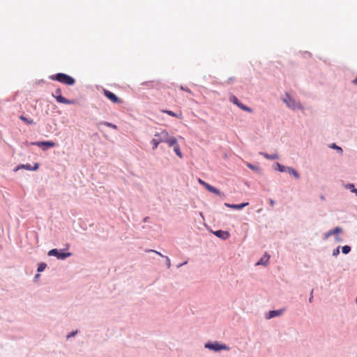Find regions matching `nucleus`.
Listing matches in <instances>:
<instances>
[{
	"mask_svg": "<svg viewBox=\"0 0 357 357\" xmlns=\"http://www.w3.org/2000/svg\"><path fill=\"white\" fill-rule=\"evenodd\" d=\"M340 248L341 247L339 245L336 248L333 249V253H332L333 257H337L340 254Z\"/></svg>",
	"mask_w": 357,
	"mask_h": 357,
	"instance_id": "32",
	"label": "nucleus"
},
{
	"mask_svg": "<svg viewBox=\"0 0 357 357\" xmlns=\"http://www.w3.org/2000/svg\"><path fill=\"white\" fill-rule=\"evenodd\" d=\"M180 89H181V90H182V91H186V92H188V93H191V90H190V89H188V88H185V87H184V86H181Z\"/></svg>",
	"mask_w": 357,
	"mask_h": 357,
	"instance_id": "38",
	"label": "nucleus"
},
{
	"mask_svg": "<svg viewBox=\"0 0 357 357\" xmlns=\"http://www.w3.org/2000/svg\"><path fill=\"white\" fill-rule=\"evenodd\" d=\"M165 261H166V265H167V268H169L170 266H171L170 259L168 257H167V256L165 257Z\"/></svg>",
	"mask_w": 357,
	"mask_h": 357,
	"instance_id": "35",
	"label": "nucleus"
},
{
	"mask_svg": "<svg viewBox=\"0 0 357 357\" xmlns=\"http://www.w3.org/2000/svg\"><path fill=\"white\" fill-rule=\"evenodd\" d=\"M40 278V274L39 273H37L35 276H34V280H37L38 278Z\"/></svg>",
	"mask_w": 357,
	"mask_h": 357,
	"instance_id": "43",
	"label": "nucleus"
},
{
	"mask_svg": "<svg viewBox=\"0 0 357 357\" xmlns=\"http://www.w3.org/2000/svg\"><path fill=\"white\" fill-rule=\"evenodd\" d=\"M352 83L355 85H357V77L352 81Z\"/></svg>",
	"mask_w": 357,
	"mask_h": 357,
	"instance_id": "41",
	"label": "nucleus"
},
{
	"mask_svg": "<svg viewBox=\"0 0 357 357\" xmlns=\"http://www.w3.org/2000/svg\"><path fill=\"white\" fill-rule=\"evenodd\" d=\"M174 151L175 153L176 154V155H178L180 158H183L182 152H181L180 147L178 144L174 146Z\"/></svg>",
	"mask_w": 357,
	"mask_h": 357,
	"instance_id": "25",
	"label": "nucleus"
},
{
	"mask_svg": "<svg viewBox=\"0 0 357 357\" xmlns=\"http://www.w3.org/2000/svg\"><path fill=\"white\" fill-rule=\"evenodd\" d=\"M199 183L204 186L206 189H207L209 192H213L216 195L220 196L221 192L216 188L212 186L211 185L206 183L205 181H202V179L199 178L198 180Z\"/></svg>",
	"mask_w": 357,
	"mask_h": 357,
	"instance_id": "10",
	"label": "nucleus"
},
{
	"mask_svg": "<svg viewBox=\"0 0 357 357\" xmlns=\"http://www.w3.org/2000/svg\"><path fill=\"white\" fill-rule=\"evenodd\" d=\"M213 234L222 240H227L230 236V233L227 231H223L221 229L217 230L213 232Z\"/></svg>",
	"mask_w": 357,
	"mask_h": 357,
	"instance_id": "13",
	"label": "nucleus"
},
{
	"mask_svg": "<svg viewBox=\"0 0 357 357\" xmlns=\"http://www.w3.org/2000/svg\"><path fill=\"white\" fill-rule=\"evenodd\" d=\"M356 303H357V296H356Z\"/></svg>",
	"mask_w": 357,
	"mask_h": 357,
	"instance_id": "46",
	"label": "nucleus"
},
{
	"mask_svg": "<svg viewBox=\"0 0 357 357\" xmlns=\"http://www.w3.org/2000/svg\"><path fill=\"white\" fill-rule=\"evenodd\" d=\"M163 113L167 114L168 115L174 117H176L178 119H182V113H175L173 111L171 110H162Z\"/></svg>",
	"mask_w": 357,
	"mask_h": 357,
	"instance_id": "21",
	"label": "nucleus"
},
{
	"mask_svg": "<svg viewBox=\"0 0 357 357\" xmlns=\"http://www.w3.org/2000/svg\"><path fill=\"white\" fill-rule=\"evenodd\" d=\"M146 252H155L156 253L157 255H160L161 257H163L165 258V255H162L160 252L156 251V250H147Z\"/></svg>",
	"mask_w": 357,
	"mask_h": 357,
	"instance_id": "36",
	"label": "nucleus"
},
{
	"mask_svg": "<svg viewBox=\"0 0 357 357\" xmlns=\"http://www.w3.org/2000/svg\"><path fill=\"white\" fill-rule=\"evenodd\" d=\"M46 267L47 264L45 262H41L38 265L37 271L38 273H41L45 269Z\"/></svg>",
	"mask_w": 357,
	"mask_h": 357,
	"instance_id": "28",
	"label": "nucleus"
},
{
	"mask_svg": "<svg viewBox=\"0 0 357 357\" xmlns=\"http://www.w3.org/2000/svg\"><path fill=\"white\" fill-rule=\"evenodd\" d=\"M204 347L205 348L214 351L215 352L220 351L221 350H229V347L227 345H226L225 344L219 343L217 341H215L213 342H208L205 344Z\"/></svg>",
	"mask_w": 357,
	"mask_h": 357,
	"instance_id": "5",
	"label": "nucleus"
},
{
	"mask_svg": "<svg viewBox=\"0 0 357 357\" xmlns=\"http://www.w3.org/2000/svg\"><path fill=\"white\" fill-rule=\"evenodd\" d=\"M77 333V331H72V332L69 333L66 335V339H67V340H68V339H70V337H74Z\"/></svg>",
	"mask_w": 357,
	"mask_h": 357,
	"instance_id": "33",
	"label": "nucleus"
},
{
	"mask_svg": "<svg viewBox=\"0 0 357 357\" xmlns=\"http://www.w3.org/2000/svg\"><path fill=\"white\" fill-rule=\"evenodd\" d=\"M269 203L271 205V206H273L275 205V201L273 199H269Z\"/></svg>",
	"mask_w": 357,
	"mask_h": 357,
	"instance_id": "39",
	"label": "nucleus"
},
{
	"mask_svg": "<svg viewBox=\"0 0 357 357\" xmlns=\"http://www.w3.org/2000/svg\"><path fill=\"white\" fill-rule=\"evenodd\" d=\"M229 100L233 102L234 105H237L239 108H241L242 110L243 111H245V112H252V109L248 107L247 105L243 104L238 98L236 96H235L234 95H231L230 97H229Z\"/></svg>",
	"mask_w": 357,
	"mask_h": 357,
	"instance_id": "8",
	"label": "nucleus"
},
{
	"mask_svg": "<svg viewBox=\"0 0 357 357\" xmlns=\"http://www.w3.org/2000/svg\"><path fill=\"white\" fill-rule=\"evenodd\" d=\"M141 84L149 88H153L158 86L160 84V83L158 82L155 81H147L142 82Z\"/></svg>",
	"mask_w": 357,
	"mask_h": 357,
	"instance_id": "19",
	"label": "nucleus"
},
{
	"mask_svg": "<svg viewBox=\"0 0 357 357\" xmlns=\"http://www.w3.org/2000/svg\"><path fill=\"white\" fill-rule=\"evenodd\" d=\"M284 166L283 165H281L280 163L279 162H275L274 165H273V168L275 170H278L280 172H282V169H284Z\"/></svg>",
	"mask_w": 357,
	"mask_h": 357,
	"instance_id": "27",
	"label": "nucleus"
},
{
	"mask_svg": "<svg viewBox=\"0 0 357 357\" xmlns=\"http://www.w3.org/2000/svg\"><path fill=\"white\" fill-rule=\"evenodd\" d=\"M165 143H167L169 146H174L177 145V140L174 137H171L168 134V137H167V141Z\"/></svg>",
	"mask_w": 357,
	"mask_h": 357,
	"instance_id": "18",
	"label": "nucleus"
},
{
	"mask_svg": "<svg viewBox=\"0 0 357 357\" xmlns=\"http://www.w3.org/2000/svg\"><path fill=\"white\" fill-rule=\"evenodd\" d=\"M181 266H182V264H178V265H177V268H180V267H181Z\"/></svg>",
	"mask_w": 357,
	"mask_h": 357,
	"instance_id": "45",
	"label": "nucleus"
},
{
	"mask_svg": "<svg viewBox=\"0 0 357 357\" xmlns=\"http://www.w3.org/2000/svg\"><path fill=\"white\" fill-rule=\"evenodd\" d=\"M69 248V244H66V249L58 250L56 248H53L50 250L47 255L49 256H53L56 257L58 259L63 260L70 256H72V253L69 252H65L66 250H68Z\"/></svg>",
	"mask_w": 357,
	"mask_h": 357,
	"instance_id": "2",
	"label": "nucleus"
},
{
	"mask_svg": "<svg viewBox=\"0 0 357 357\" xmlns=\"http://www.w3.org/2000/svg\"><path fill=\"white\" fill-rule=\"evenodd\" d=\"M149 219V217H145V218H144V219H143V222H148Z\"/></svg>",
	"mask_w": 357,
	"mask_h": 357,
	"instance_id": "42",
	"label": "nucleus"
},
{
	"mask_svg": "<svg viewBox=\"0 0 357 357\" xmlns=\"http://www.w3.org/2000/svg\"><path fill=\"white\" fill-rule=\"evenodd\" d=\"M335 241L337 243H341V242L343 241V239L338 234H337V235L335 236Z\"/></svg>",
	"mask_w": 357,
	"mask_h": 357,
	"instance_id": "34",
	"label": "nucleus"
},
{
	"mask_svg": "<svg viewBox=\"0 0 357 357\" xmlns=\"http://www.w3.org/2000/svg\"><path fill=\"white\" fill-rule=\"evenodd\" d=\"M98 125H105L107 127L112 128L115 130H117V128H118L115 124H113V123L107 122V121H100L98 123Z\"/></svg>",
	"mask_w": 357,
	"mask_h": 357,
	"instance_id": "23",
	"label": "nucleus"
},
{
	"mask_svg": "<svg viewBox=\"0 0 357 357\" xmlns=\"http://www.w3.org/2000/svg\"><path fill=\"white\" fill-rule=\"evenodd\" d=\"M342 228L340 227H336L333 229H331L328 231L327 232L324 233L323 239L324 241L327 240L330 236L332 235H337L342 232Z\"/></svg>",
	"mask_w": 357,
	"mask_h": 357,
	"instance_id": "11",
	"label": "nucleus"
},
{
	"mask_svg": "<svg viewBox=\"0 0 357 357\" xmlns=\"http://www.w3.org/2000/svg\"><path fill=\"white\" fill-rule=\"evenodd\" d=\"M151 143L153 144V150H155L160 144L159 142L154 137L151 139Z\"/></svg>",
	"mask_w": 357,
	"mask_h": 357,
	"instance_id": "31",
	"label": "nucleus"
},
{
	"mask_svg": "<svg viewBox=\"0 0 357 357\" xmlns=\"http://www.w3.org/2000/svg\"><path fill=\"white\" fill-rule=\"evenodd\" d=\"M188 262L187 261H184L183 263H181L182 266L186 264Z\"/></svg>",
	"mask_w": 357,
	"mask_h": 357,
	"instance_id": "44",
	"label": "nucleus"
},
{
	"mask_svg": "<svg viewBox=\"0 0 357 357\" xmlns=\"http://www.w3.org/2000/svg\"><path fill=\"white\" fill-rule=\"evenodd\" d=\"M270 256L266 254L263 257H261L258 262L256 263V265H266L269 260Z\"/></svg>",
	"mask_w": 357,
	"mask_h": 357,
	"instance_id": "20",
	"label": "nucleus"
},
{
	"mask_svg": "<svg viewBox=\"0 0 357 357\" xmlns=\"http://www.w3.org/2000/svg\"><path fill=\"white\" fill-rule=\"evenodd\" d=\"M31 144L41 148L43 151L56 146V144L52 141H37L31 142Z\"/></svg>",
	"mask_w": 357,
	"mask_h": 357,
	"instance_id": "6",
	"label": "nucleus"
},
{
	"mask_svg": "<svg viewBox=\"0 0 357 357\" xmlns=\"http://www.w3.org/2000/svg\"><path fill=\"white\" fill-rule=\"evenodd\" d=\"M341 250H342V252L343 254L347 255L351 252V246L346 245L341 247Z\"/></svg>",
	"mask_w": 357,
	"mask_h": 357,
	"instance_id": "26",
	"label": "nucleus"
},
{
	"mask_svg": "<svg viewBox=\"0 0 357 357\" xmlns=\"http://www.w3.org/2000/svg\"><path fill=\"white\" fill-rule=\"evenodd\" d=\"M313 293H314V289H312L310 293V298H309L310 303H312V301H313V298H314Z\"/></svg>",
	"mask_w": 357,
	"mask_h": 357,
	"instance_id": "37",
	"label": "nucleus"
},
{
	"mask_svg": "<svg viewBox=\"0 0 357 357\" xmlns=\"http://www.w3.org/2000/svg\"><path fill=\"white\" fill-rule=\"evenodd\" d=\"M282 172H287L289 174L294 176L296 179L300 178L299 173L291 167L284 166V169H282Z\"/></svg>",
	"mask_w": 357,
	"mask_h": 357,
	"instance_id": "14",
	"label": "nucleus"
},
{
	"mask_svg": "<svg viewBox=\"0 0 357 357\" xmlns=\"http://www.w3.org/2000/svg\"><path fill=\"white\" fill-rule=\"evenodd\" d=\"M345 188L349 190L351 192L355 193L357 195V188H355L354 184L348 183L345 185Z\"/></svg>",
	"mask_w": 357,
	"mask_h": 357,
	"instance_id": "24",
	"label": "nucleus"
},
{
	"mask_svg": "<svg viewBox=\"0 0 357 357\" xmlns=\"http://www.w3.org/2000/svg\"><path fill=\"white\" fill-rule=\"evenodd\" d=\"M40 164L38 162L34 163L33 166H31L30 164H25V165H19L17 166L14 171L16 172L21 169H25L29 171H36L39 168Z\"/></svg>",
	"mask_w": 357,
	"mask_h": 357,
	"instance_id": "9",
	"label": "nucleus"
},
{
	"mask_svg": "<svg viewBox=\"0 0 357 357\" xmlns=\"http://www.w3.org/2000/svg\"><path fill=\"white\" fill-rule=\"evenodd\" d=\"M247 167L252 169V170H254L255 172H259L260 170V167L257 165H252L251 163H247Z\"/></svg>",
	"mask_w": 357,
	"mask_h": 357,
	"instance_id": "29",
	"label": "nucleus"
},
{
	"mask_svg": "<svg viewBox=\"0 0 357 357\" xmlns=\"http://www.w3.org/2000/svg\"><path fill=\"white\" fill-rule=\"evenodd\" d=\"M103 94L104 96L108 98L109 100H111L113 103L116 104H121L123 103V100L119 98L117 96H116L113 92L107 90V89H103Z\"/></svg>",
	"mask_w": 357,
	"mask_h": 357,
	"instance_id": "7",
	"label": "nucleus"
},
{
	"mask_svg": "<svg viewBox=\"0 0 357 357\" xmlns=\"http://www.w3.org/2000/svg\"><path fill=\"white\" fill-rule=\"evenodd\" d=\"M19 119L28 125L35 124V122L32 119H28L27 117H26L24 115H20L19 116Z\"/></svg>",
	"mask_w": 357,
	"mask_h": 357,
	"instance_id": "22",
	"label": "nucleus"
},
{
	"mask_svg": "<svg viewBox=\"0 0 357 357\" xmlns=\"http://www.w3.org/2000/svg\"><path fill=\"white\" fill-rule=\"evenodd\" d=\"M259 154L262 155L265 158L268 160L279 159V155L278 153L268 154L267 153L260 152Z\"/></svg>",
	"mask_w": 357,
	"mask_h": 357,
	"instance_id": "17",
	"label": "nucleus"
},
{
	"mask_svg": "<svg viewBox=\"0 0 357 357\" xmlns=\"http://www.w3.org/2000/svg\"><path fill=\"white\" fill-rule=\"evenodd\" d=\"M52 96L54 97L56 99V102L59 103L66 105H75L76 103L75 100H70L63 97L62 96V90L61 88H57L54 92H52Z\"/></svg>",
	"mask_w": 357,
	"mask_h": 357,
	"instance_id": "3",
	"label": "nucleus"
},
{
	"mask_svg": "<svg viewBox=\"0 0 357 357\" xmlns=\"http://www.w3.org/2000/svg\"><path fill=\"white\" fill-rule=\"evenodd\" d=\"M248 204H249L248 202H243V203L239 204L225 203V206L226 207H228V208H233V209H236V210H241L244 207L248 206Z\"/></svg>",
	"mask_w": 357,
	"mask_h": 357,
	"instance_id": "16",
	"label": "nucleus"
},
{
	"mask_svg": "<svg viewBox=\"0 0 357 357\" xmlns=\"http://www.w3.org/2000/svg\"><path fill=\"white\" fill-rule=\"evenodd\" d=\"M284 312L283 309L270 310L266 314V319H271L272 318L280 316Z\"/></svg>",
	"mask_w": 357,
	"mask_h": 357,
	"instance_id": "15",
	"label": "nucleus"
},
{
	"mask_svg": "<svg viewBox=\"0 0 357 357\" xmlns=\"http://www.w3.org/2000/svg\"><path fill=\"white\" fill-rule=\"evenodd\" d=\"M51 80L57 81L67 86H73L75 84V79L72 76L63 73H58L49 77Z\"/></svg>",
	"mask_w": 357,
	"mask_h": 357,
	"instance_id": "1",
	"label": "nucleus"
},
{
	"mask_svg": "<svg viewBox=\"0 0 357 357\" xmlns=\"http://www.w3.org/2000/svg\"><path fill=\"white\" fill-rule=\"evenodd\" d=\"M234 79V77H229V78L228 79V80H227V83H228V84L231 83Z\"/></svg>",
	"mask_w": 357,
	"mask_h": 357,
	"instance_id": "40",
	"label": "nucleus"
},
{
	"mask_svg": "<svg viewBox=\"0 0 357 357\" xmlns=\"http://www.w3.org/2000/svg\"><path fill=\"white\" fill-rule=\"evenodd\" d=\"M168 137V132L166 130H162L160 132H156L154 135V138H155L159 143L165 142L167 141V137Z\"/></svg>",
	"mask_w": 357,
	"mask_h": 357,
	"instance_id": "12",
	"label": "nucleus"
},
{
	"mask_svg": "<svg viewBox=\"0 0 357 357\" xmlns=\"http://www.w3.org/2000/svg\"><path fill=\"white\" fill-rule=\"evenodd\" d=\"M283 102L288 107L295 109H303V106L301 103L291 97L289 93H286L285 97L282 99Z\"/></svg>",
	"mask_w": 357,
	"mask_h": 357,
	"instance_id": "4",
	"label": "nucleus"
},
{
	"mask_svg": "<svg viewBox=\"0 0 357 357\" xmlns=\"http://www.w3.org/2000/svg\"><path fill=\"white\" fill-rule=\"evenodd\" d=\"M331 149H335L337 150L340 154H342L343 153V150L342 149L337 146L336 144L335 143H333L331 146H330Z\"/></svg>",
	"mask_w": 357,
	"mask_h": 357,
	"instance_id": "30",
	"label": "nucleus"
}]
</instances>
